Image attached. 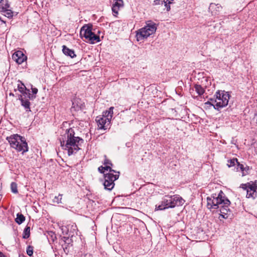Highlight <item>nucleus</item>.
Wrapping results in <instances>:
<instances>
[{"label": "nucleus", "instance_id": "72a5a7b5", "mask_svg": "<svg viewBox=\"0 0 257 257\" xmlns=\"http://www.w3.org/2000/svg\"><path fill=\"white\" fill-rule=\"evenodd\" d=\"M115 2L123 3L122 0H115Z\"/></svg>", "mask_w": 257, "mask_h": 257}, {"label": "nucleus", "instance_id": "412c9836", "mask_svg": "<svg viewBox=\"0 0 257 257\" xmlns=\"http://www.w3.org/2000/svg\"><path fill=\"white\" fill-rule=\"evenodd\" d=\"M104 170L109 171V172H116V171L113 170L110 166H106L104 167L103 166H100L98 168V171L101 173H104Z\"/></svg>", "mask_w": 257, "mask_h": 257}, {"label": "nucleus", "instance_id": "ddd939ff", "mask_svg": "<svg viewBox=\"0 0 257 257\" xmlns=\"http://www.w3.org/2000/svg\"><path fill=\"white\" fill-rule=\"evenodd\" d=\"M222 8L220 4L211 3L209 7V11L211 13L212 15H217L219 14Z\"/></svg>", "mask_w": 257, "mask_h": 257}, {"label": "nucleus", "instance_id": "0eeeda50", "mask_svg": "<svg viewBox=\"0 0 257 257\" xmlns=\"http://www.w3.org/2000/svg\"><path fill=\"white\" fill-rule=\"evenodd\" d=\"M119 176V172H110L104 174V181L103 185L104 189L108 190H111L114 186V182L116 180Z\"/></svg>", "mask_w": 257, "mask_h": 257}, {"label": "nucleus", "instance_id": "a878e982", "mask_svg": "<svg viewBox=\"0 0 257 257\" xmlns=\"http://www.w3.org/2000/svg\"><path fill=\"white\" fill-rule=\"evenodd\" d=\"M215 103H217V99L216 97L214 96L213 98H210L209 100L205 103L206 105H210L213 106L214 107Z\"/></svg>", "mask_w": 257, "mask_h": 257}, {"label": "nucleus", "instance_id": "473e14b6", "mask_svg": "<svg viewBox=\"0 0 257 257\" xmlns=\"http://www.w3.org/2000/svg\"><path fill=\"white\" fill-rule=\"evenodd\" d=\"M32 92L33 93V94H36L38 92V89L35 87H32Z\"/></svg>", "mask_w": 257, "mask_h": 257}, {"label": "nucleus", "instance_id": "39448f33", "mask_svg": "<svg viewBox=\"0 0 257 257\" xmlns=\"http://www.w3.org/2000/svg\"><path fill=\"white\" fill-rule=\"evenodd\" d=\"M157 29L156 23L152 21L146 22V25L138 30L136 32V37L138 41H142L147 39L150 36L154 34Z\"/></svg>", "mask_w": 257, "mask_h": 257}, {"label": "nucleus", "instance_id": "9b49d317", "mask_svg": "<svg viewBox=\"0 0 257 257\" xmlns=\"http://www.w3.org/2000/svg\"><path fill=\"white\" fill-rule=\"evenodd\" d=\"M92 32V25L91 24L84 25L80 29V35L81 38L84 37L86 39L89 38Z\"/></svg>", "mask_w": 257, "mask_h": 257}, {"label": "nucleus", "instance_id": "f3484780", "mask_svg": "<svg viewBox=\"0 0 257 257\" xmlns=\"http://www.w3.org/2000/svg\"><path fill=\"white\" fill-rule=\"evenodd\" d=\"M62 52L66 56L73 58L76 56L73 50L68 48L65 45L62 46Z\"/></svg>", "mask_w": 257, "mask_h": 257}, {"label": "nucleus", "instance_id": "b1692460", "mask_svg": "<svg viewBox=\"0 0 257 257\" xmlns=\"http://www.w3.org/2000/svg\"><path fill=\"white\" fill-rule=\"evenodd\" d=\"M30 227L27 226L24 229L23 234V238L24 239L28 238L30 237Z\"/></svg>", "mask_w": 257, "mask_h": 257}, {"label": "nucleus", "instance_id": "2f4dec72", "mask_svg": "<svg viewBox=\"0 0 257 257\" xmlns=\"http://www.w3.org/2000/svg\"><path fill=\"white\" fill-rule=\"evenodd\" d=\"M113 6H115L117 7H122L123 5V3H120V2H115V3L113 5Z\"/></svg>", "mask_w": 257, "mask_h": 257}, {"label": "nucleus", "instance_id": "cd10ccee", "mask_svg": "<svg viewBox=\"0 0 257 257\" xmlns=\"http://www.w3.org/2000/svg\"><path fill=\"white\" fill-rule=\"evenodd\" d=\"M33 251H34V247L30 245H28L26 249L27 254L29 256H31L33 254Z\"/></svg>", "mask_w": 257, "mask_h": 257}, {"label": "nucleus", "instance_id": "7c9ffc66", "mask_svg": "<svg viewBox=\"0 0 257 257\" xmlns=\"http://www.w3.org/2000/svg\"><path fill=\"white\" fill-rule=\"evenodd\" d=\"M119 7H116L115 6H112V11L113 12V13H114L115 14L117 15L118 14V11L119 9Z\"/></svg>", "mask_w": 257, "mask_h": 257}, {"label": "nucleus", "instance_id": "5701e85b", "mask_svg": "<svg viewBox=\"0 0 257 257\" xmlns=\"http://www.w3.org/2000/svg\"><path fill=\"white\" fill-rule=\"evenodd\" d=\"M239 162H238V160L236 158H233L232 159H230L227 161V165L229 168L234 166L236 164L237 166L238 165Z\"/></svg>", "mask_w": 257, "mask_h": 257}, {"label": "nucleus", "instance_id": "4468645a", "mask_svg": "<svg viewBox=\"0 0 257 257\" xmlns=\"http://www.w3.org/2000/svg\"><path fill=\"white\" fill-rule=\"evenodd\" d=\"M18 89L21 93L23 94H25L26 95H28L30 99H33L35 98L36 96L31 95V94L29 92L30 91L29 90H27L25 85L21 82V84H19L18 85Z\"/></svg>", "mask_w": 257, "mask_h": 257}, {"label": "nucleus", "instance_id": "f03ea898", "mask_svg": "<svg viewBox=\"0 0 257 257\" xmlns=\"http://www.w3.org/2000/svg\"><path fill=\"white\" fill-rule=\"evenodd\" d=\"M61 147L67 150L68 156L76 154L80 149L84 140L80 137L74 136L72 128L67 130L64 135L59 138Z\"/></svg>", "mask_w": 257, "mask_h": 257}, {"label": "nucleus", "instance_id": "2eb2a0df", "mask_svg": "<svg viewBox=\"0 0 257 257\" xmlns=\"http://www.w3.org/2000/svg\"><path fill=\"white\" fill-rule=\"evenodd\" d=\"M237 171L239 170L241 171L242 176H244L249 174V171L250 170V168L247 165L238 163L237 168Z\"/></svg>", "mask_w": 257, "mask_h": 257}, {"label": "nucleus", "instance_id": "f257e3e1", "mask_svg": "<svg viewBox=\"0 0 257 257\" xmlns=\"http://www.w3.org/2000/svg\"><path fill=\"white\" fill-rule=\"evenodd\" d=\"M230 204V201L222 191H220L217 195L213 194L207 197V208L209 209H219L220 216L223 218H227L231 214V210L229 208Z\"/></svg>", "mask_w": 257, "mask_h": 257}, {"label": "nucleus", "instance_id": "4c0bfd02", "mask_svg": "<svg viewBox=\"0 0 257 257\" xmlns=\"http://www.w3.org/2000/svg\"><path fill=\"white\" fill-rule=\"evenodd\" d=\"M97 33V34H100V32L99 31H98Z\"/></svg>", "mask_w": 257, "mask_h": 257}, {"label": "nucleus", "instance_id": "423d86ee", "mask_svg": "<svg viewBox=\"0 0 257 257\" xmlns=\"http://www.w3.org/2000/svg\"><path fill=\"white\" fill-rule=\"evenodd\" d=\"M217 99V103L214 105V109L219 110V108L227 105L230 95L228 92L224 90H218L214 95Z\"/></svg>", "mask_w": 257, "mask_h": 257}, {"label": "nucleus", "instance_id": "c85d7f7f", "mask_svg": "<svg viewBox=\"0 0 257 257\" xmlns=\"http://www.w3.org/2000/svg\"><path fill=\"white\" fill-rule=\"evenodd\" d=\"M62 194H59L58 196H55L53 199V202L56 203H60L61 202Z\"/></svg>", "mask_w": 257, "mask_h": 257}, {"label": "nucleus", "instance_id": "aec40b11", "mask_svg": "<svg viewBox=\"0 0 257 257\" xmlns=\"http://www.w3.org/2000/svg\"><path fill=\"white\" fill-rule=\"evenodd\" d=\"M194 88L198 95H201L203 94L205 92L204 89L201 86V85L199 84H195Z\"/></svg>", "mask_w": 257, "mask_h": 257}, {"label": "nucleus", "instance_id": "c9c22d12", "mask_svg": "<svg viewBox=\"0 0 257 257\" xmlns=\"http://www.w3.org/2000/svg\"><path fill=\"white\" fill-rule=\"evenodd\" d=\"M19 257H25V256L24 254H20Z\"/></svg>", "mask_w": 257, "mask_h": 257}, {"label": "nucleus", "instance_id": "a211bd4d", "mask_svg": "<svg viewBox=\"0 0 257 257\" xmlns=\"http://www.w3.org/2000/svg\"><path fill=\"white\" fill-rule=\"evenodd\" d=\"M114 107L113 106L110 107L108 110H106L103 112V115L101 117H105L108 119L110 121L113 116V110Z\"/></svg>", "mask_w": 257, "mask_h": 257}, {"label": "nucleus", "instance_id": "f704fd0d", "mask_svg": "<svg viewBox=\"0 0 257 257\" xmlns=\"http://www.w3.org/2000/svg\"><path fill=\"white\" fill-rule=\"evenodd\" d=\"M1 23H4V24L6 23V22L4 21V20H3L2 19H1Z\"/></svg>", "mask_w": 257, "mask_h": 257}, {"label": "nucleus", "instance_id": "1a4fd4ad", "mask_svg": "<svg viewBox=\"0 0 257 257\" xmlns=\"http://www.w3.org/2000/svg\"><path fill=\"white\" fill-rule=\"evenodd\" d=\"M10 8V5L8 0H1V14L11 19L13 17L14 12Z\"/></svg>", "mask_w": 257, "mask_h": 257}, {"label": "nucleus", "instance_id": "f8f14e48", "mask_svg": "<svg viewBox=\"0 0 257 257\" xmlns=\"http://www.w3.org/2000/svg\"><path fill=\"white\" fill-rule=\"evenodd\" d=\"M12 59L18 64H21L27 60V56L22 51H17L13 54Z\"/></svg>", "mask_w": 257, "mask_h": 257}, {"label": "nucleus", "instance_id": "4be33fe9", "mask_svg": "<svg viewBox=\"0 0 257 257\" xmlns=\"http://www.w3.org/2000/svg\"><path fill=\"white\" fill-rule=\"evenodd\" d=\"M25 220V217L21 213H18L15 219L16 222L18 224H22Z\"/></svg>", "mask_w": 257, "mask_h": 257}, {"label": "nucleus", "instance_id": "9d476101", "mask_svg": "<svg viewBox=\"0 0 257 257\" xmlns=\"http://www.w3.org/2000/svg\"><path fill=\"white\" fill-rule=\"evenodd\" d=\"M96 121L97 123V126L99 130H105L107 128L108 125H109L110 122L108 120V119L105 117L97 116L96 118Z\"/></svg>", "mask_w": 257, "mask_h": 257}, {"label": "nucleus", "instance_id": "20e7f679", "mask_svg": "<svg viewBox=\"0 0 257 257\" xmlns=\"http://www.w3.org/2000/svg\"><path fill=\"white\" fill-rule=\"evenodd\" d=\"M7 140L11 147L16 149L18 152H22V154L28 151V146L25 138L18 134H15L7 137Z\"/></svg>", "mask_w": 257, "mask_h": 257}, {"label": "nucleus", "instance_id": "e433bc0d", "mask_svg": "<svg viewBox=\"0 0 257 257\" xmlns=\"http://www.w3.org/2000/svg\"><path fill=\"white\" fill-rule=\"evenodd\" d=\"M1 257H5V255L1 252Z\"/></svg>", "mask_w": 257, "mask_h": 257}, {"label": "nucleus", "instance_id": "c756f323", "mask_svg": "<svg viewBox=\"0 0 257 257\" xmlns=\"http://www.w3.org/2000/svg\"><path fill=\"white\" fill-rule=\"evenodd\" d=\"M104 157H105V159L104 160L103 165H105V166H109L110 167L112 166V164L111 161L108 160V159H107L106 156H105Z\"/></svg>", "mask_w": 257, "mask_h": 257}, {"label": "nucleus", "instance_id": "6e6552de", "mask_svg": "<svg viewBox=\"0 0 257 257\" xmlns=\"http://www.w3.org/2000/svg\"><path fill=\"white\" fill-rule=\"evenodd\" d=\"M240 188H242L244 191H246V197L248 198H255L256 196L257 185L252 183H247L246 184H242Z\"/></svg>", "mask_w": 257, "mask_h": 257}, {"label": "nucleus", "instance_id": "7ed1b4c3", "mask_svg": "<svg viewBox=\"0 0 257 257\" xmlns=\"http://www.w3.org/2000/svg\"><path fill=\"white\" fill-rule=\"evenodd\" d=\"M184 203V199L179 195H167L163 197L160 204L156 205L155 209L164 210L168 208H173L176 206H182Z\"/></svg>", "mask_w": 257, "mask_h": 257}, {"label": "nucleus", "instance_id": "393cba45", "mask_svg": "<svg viewBox=\"0 0 257 257\" xmlns=\"http://www.w3.org/2000/svg\"><path fill=\"white\" fill-rule=\"evenodd\" d=\"M174 0H163L162 1V4H164L166 7L167 11L170 10V5L173 3Z\"/></svg>", "mask_w": 257, "mask_h": 257}, {"label": "nucleus", "instance_id": "bb28decb", "mask_svg": "<svg viewBox=\"0 0 257 257\" xmlns=\"http://www.w3.org/2000/svg\"><path fill=\"white\" fill-rule=\"evenodd\" d=\"M11 191L15 194L18 193L17 184L15 182H12L11 184Z\"/></svg>", "mask_w": 257, "mask_h": 257}, {"label": "nucleus", "instance_id": "6ab92c4d", "mask_svg": "<svg viewBox=\"0 0 257 257\" xmlns=\"http://www.w3.org/2000/svg\"><path fill=\"white\" fill-rule=\"evenodd\" d=\"M21 100V104L22 106H23L25 109H26V111H31V109H30V101L28 100V99H24L23 98H21L20 99Z\"/></svg>", "mask_w": 257, "mask_h": 257}, {"label": "nucleus", "instance_id": "dca6fc26", "mask_svg": "<svg viewBox=\"0 0 257 257\" xmlns=\"http://www.w3.org/2000/svg\"><path fill=\"white\" fill-rule=\"evenodd\" d=\"M95 32L93 31L91 32V34L89 36V38H86L87 42L91 44H94L100 41L99 36L95 34Z\"/></svg>", "mask_w": 257, "mask_h": 257}]
</instances>
